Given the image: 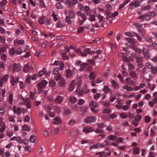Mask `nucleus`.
<instances>
[{"label":"nucleus","mask_w":157,"mask_h":157,"mask_svg":"<svg viewBox=\"0 0 157 157\" xmlns=\"http://www.w3.org/2000/svg\"><path fill=\"white\" fill-rule=\"evenodd\" d=\"M75 65L76 66H78V65H80L81 67L79 69H84L86 67H87L88 68V69H91L92 68V66L90 64V63H82L81 61H77L76 63H75Z\"/></svg>","instance_id":"1"},{"label":"nucleus","mask_w":157,"mask_h":157,"mask_svg":"<svg viewBox=\"0 0 157 157\" xmlns=\"http://www.w3.org/2000/svg\"><path fill=\"white\" fill-rule=\"evenodd\" d=\"M77 0H67L66 1V3L68 5V7L72 8L76 3H77Z\"/></svg>","instance_id":"2"},{"label":"nucleus","mask_w":157,"mask_h":157,"mask_svg":"<svg viewBox=\"0 0 157 157\" xmlns=\"http://www.w3.org/2000/svg\"><path fill=\"white\" fill-rule=\"evenodd\" d=\"M47 83V82L45 80H42L40 82L37 84V87L38 89L40 90H42L43 88L45 86Z\"/></svg>","instance_id":"3"},{"label":"nucleus","mask_w":157,"mask_h":157,"mask_svg":"<svg viewBox=\"0 0 157 157\" xmlns=\"http://www.w3.org/2000/svg\"><path fill=\"white\" fill-rule=\"evenodd\" d=\"M89 92V90H86L85 91L80 88H78L76 91V94L80 96H82L84 94H86Z\"/></svg>","instance_id":"4"},{"label":"nucleus","mask_w":157,"mask_h":157,"mask_svg":"<svg viewBox=\"0 0 157 157\" xmlns=\"http://www.w3.org/2000/svg\"><path fill=\"white\" fill-rule=\"evenodd\" d=\"M137 18L138 19H141L143 20L148 21L151 19V17L148 13L144 15H142L140 16L137 17Z\"/></svg>","instance_id":"5"},{"label":"nucleus","mask_w":157,"mask_h":157,"mask_svg":"<svg viewBox=\"0 0 157 157\" xmlns=\"http://www.w3.org/2000/svg\"><path fill=\"white\" fill-rule=\"evenodd\" d=\"M96 118L95 117L88 116L85 119V122L91 123L94 122Z\"/></svg>","instance_id":"6"},{"label":"nucleus","mask_w":157,"mask_h":157,"mask_svg":"<svg viewBox=\"0 0 157 157\" xmlns=\"http://www.w3.org/2000/svg\"><path fill=\"white\" fill-rule=\"evenodd\" d=\"M98 58V56L97 55L94 56L93 59H88L87 60V62L88 63H90L92 66H94L95 65V64L94 62V61L96 60Z\"/></svg>","instance_id":"7"},{"label":"nucleus","mask_w":157,"mask_h":157,"mask_svg":"<svg viewBox=\"0 0 157 157\" xmlns=\"http://www.w3.org/2000/svg\"><path fill=\"white\" fill-rule=\"evenodd\" d=\"M136 63L138 67L140 68H142L143 66L141 63L142 58L141 57H139L137 56H136Z\"/></svg>","instance_id":"8"},{"label":"nucleus","mask_w":157,"mask_h":157,"mask_svg":"<svg viewBox=\"0 0 157 157\" xmlns=\"http://www.w3.org/2000/svg\"><path fill=\"white\" fill-rule=\"evenodd\" d=\"M63 99V97L62 96L59 95L56 97L54 101L57 104H60L62 102Z\"/></svg>","instance_id":"9"},{"label":"nucleus","mask_w":157,"mask_h":157,"mask_svg":"<svg viewBox=\"0 0 157 157\" xmlns=\"http://www.w3.org/2000/svg\"><path fill=\"white\" fill-rule=\"evenodd\" d=\"M84 10L85 11V13L87 16H90L91 15V10L89 7L87 6H85Z\"/></svg>","instance_id":"10"},{"label":"nucleus","mask_w":157,"mask_h":157,"mask_svg":"<svg viewBox=\"0 0 157 157\" xmlns=\"http://www.w3.org/2000/svg\"><path fill=\"white\" fill-rule=\"evenodd\" d=\"M53 123L54 124L57 125L60 124L61 123V120L59 117H56L53 120Z\"/></svg>","instance_id":"11"},{"label":"nucleus","mask_w":157,"mask_h":157,"mask_svg":"<svg viewBox=\"0 0 157 157\" xmlns=\"http://www.w3.org/2000/svg\"><path fill=\"white\" fill-rule=\"evenodd\" d=\"M75 81L74 80H73L71 82L68 89L69 91H71L74 89L75 87Z\"/></svg>","instance_id":"12"},{"label":"nucleus","mask_w":157,"mask_h":157,"mask_svg":"<svg viewBox=\"0 0 157 157\" xmlns=\"http://www.w3.org/2000/svg\"><path fill=\"white\" fill-rule=\"evenodd\" d=\"M83 131L85 133H89L92 131L93 128L91 127H86L83 128Z\"/></svg>","instance_id":"13"},{"label":"nucleus","mask_w":157,"mask_h":157,"mask_svg":"<svg viewBox=\"0 0 157 157\" xmlns=\"http://www.w3.org/2000/svg\"><path fill=\"white\" fill-rule=\"evenodd\" d=\"M11 79L12 85L13 86H14L15 83H17L18 82L19 77H17V78L15 79L14 77L13 76H12L11 78Z\"/></svg>","instance_id":"14"},{"label":"nucleus","mask_w":157,"mask_h":157,"mask_svg":"<svg viewBox=\"0 0 157 157\" xmlns=\"http://www.w3.org/2000/svg\"><path fill=\"white\" fill-rule=\"evenodd\" d=\"M88 108L86 106H82L80 108V111L82 114V115H83L87 111Z\"/></svg>","instance_id":"15"},{"label":"nucleus","mask_w":157,"mask_h":157,"mask_svg":"<svg viewBox=\"0 0 157 157\" xmlns=\"http://www.w3.org/2000/svg\"><path fill=\"white\" fill-rule=\"evenodd\" d=\"M123 59L124 61L128 62L130 61H132L133 60V58L132 57H129L128 58L125 56L123 57Z\"/></svg>","instance_id":"16"},{"label":"nucleus","mask_w":157,"mask_h":157,"mask_svg":"<svg viewBox=\"0 0 157 157\" xmlns=\"http://www.w3.org/2000/svg\"><path fill=\"white\" fill-rule=\"evenodd\" d=\"M24 103L27 105V107L28 109L30 108V105L29 101V98H25L24 101Z\"/></svg>","instance_id":"17"},{"label":"nucleus","mask_w":157,"mask_h":157,"mask_svg":"<svg viewBox=\"0 0 157 157\" xmlns=\"http://www.w3.org/2000/svg\"><path fill=\"white\" fill-rule=\"evenodd\" d=\"M90 79L92 80H94L96 78V75L95 73L91 72L90 73L89 75Z\"/></svg>","instance_id":"18"},{"label":"nucleus","mask_w":157,"mask_h":157,"mask_svg":"<svg viewBox=\"0 0 157 157\" xmlns=\"http://www.w3.org/2000/svg\"><path fill=\"white\" fill-rule=\"evenodd\" d=\"M77 14L79 16L81 17L83 19L84 21L86 20L87 18L85 15V14L83 13H81L79 11H78L77 12Z\"/></svg>","instance_id":"19"},{"label":"nucleus","mask_w":157,"mask_h":157,"mask_svg":"<svg viewBox=\"0 0 157 157\" xmlns=\"http://www.w3.org/2000/svg\"><path fill=\"white\" fill-rule=\"evenodd\" d=\"M10 67L13 68L12 69H18L21 67V66L19 64L14 63L11 65H10Z\"/></svg>","instance_id":"20"},{"label":"nucleus","mask_w":157,"mask_h":157,"mask_svg":"<svg viewBox=\"0 0 157 157\" xmlns=\"http://www.w3.org/2000/svg\"><path fill=\"white\" fill-rule=\"evenodd\" d=\"M75 52L80 54L82 56H85L87 55V53L86 52H83L81 50L78 49L75 50Z\"/></svg>","instance_id":"21"},{"label":"nucleus","mask_w":157,"mask_h":157,"mask_svg":"<svg viewBox=\"0 0 157 157\" xmlns=\"http://www.w3.org/2000/svg\"><path fill=\"white\" fill-rule=\"evenodd\" d=\"M93 13H94V15H92L91 14V15H90V17L89 18V20L90 21H93L96 20L95 18V15H96L97 14H96V13H95V11H94Z\"/></svg>","instance_id":"22"},{"label":"nucleus","mask_w":157,"mask_h":157,"mask_svg":"<svg viewBox=\"0 0 157 157\" xmlns=\"http://www.w3.org/2000/svg\"><path fill=\"white\" fill-rule=\"evenodd\" d=\"M72 73L71 69H67L66 77L67 78L69 77L72 74Z\"/></svg>","instance_id":"23"},{"label":"nucleus","mask_w":157,"mask_h":157,"mask_svg":"<svg viewBox=\"0 0 157 157\" xmlns=\"http://www.w3.org/2000/svg\"><path fill=\"white\" fill-rule=\"evenodd\" d=\"M105 152L103 151L100 152H99L97 153H96V155H99V156L97 157H107V156H106L105 155Z\"/></svg>","instance_id":"24"},{"label":"nucleus","mask_w":157,"mask_h":157,"mask_svg":"<svg viewBox=\"0 0 157 157\" xmlns=\"http://www.w3.org/2000/svg\"><path fill=\"white\" fill-rule=\"evenodd\" d=\"M110 145V143L108 142L107 140H106L104 141L103 143L100 145V146L101 147H104L106 146H109Z\"/></svg>","instance_id":"25"},{"label":"nucleus","mask_w":157,"mask_h":157,"mask_svg":"<svg viewBox=\"0 0 157 157\" xmlns=\"http://www.w3.org/2000/svg\"><path fill=\"white\" fill-rule=\"evenodd\" d=\"M76 98L74 96H71L69 98V101L71 103H74L76 101Z\"/></svg>","instance_id":"26"},{"label":"nucleus","mask_w":157,"mask_h":157,"mask_svg":"<svg viewBox=\"0 0 157 157\" xmlns=\"http://www.w3.org/2000/svg\"><path fill=\"white\" fill-rule=\"evenodd\" d=\"M71 113V110L68 109H65L64 111V114L65 116H69Z\"/></svg>","instance_id":"27"},{"label":"nucleus","mask_w":157,"mask_h":157,"mask_svg":"<svg viewBox=\"0 0 157 157\" xmlns=\"http://www.w3.org/2000/svg\"><path fill=\"white\" fill-rule=\"evenodd\" d=\"M125 81L128 85H133L134 84V81L131 80L129 78H127L125 79Z\"/></svg>","instance_id":"28"},{"label":"nucleus","mask_w":157,"mask_h":157,"mask_svg":"<svg viewBox=\"0 0 157 157\" xmlns=\"http://www.w3.org/2000/svg\"><path fill=\"white\" fill-rule=\"evenodd\" d=\"M90 106L91 107H97L98 105V103L95 101H92L90 102Z\"/></svg>","instance_id":"29"},{"label":"nucleus","mask_w":157,"mask_h":157,"mask_svg":"<svg viewBox=\"0 0 157 157\" xmlns=\"http://www.w3.org/2000/svg\"><path fill=\"white\" fill-rule=\"evenodd\" d=\"M65 84L64 79L63 78H61L59 82V86L61 87H63Z\"/></svg>","instance_id":"30"},{"label":"nucleus","mask_w":157,"mask_h":157,"mask_svg":"<svg viewBox=\"0 0 157 157\" xmlns=\"http://www.w3.org/2000/svg\"><path fill=\"white\" fill-rule=\"evenodd\" d=\"M8 100L9 103L10 104H12L13 101V96L11 93H10L9 94Z\"/></svg>","instance_id":"31"},{"label":"nucleus","mask_w":157,"mask_h":157,"mask_svg":"<svg viewBox=\"0 0 157 157\" xmlns=\"http://www.w3.org/2000/svg\"><path fill=\"white\" fill-rule=\"evenodd\" d=\"M22 130L24 131H30V128L28 125L25 124L22 127Z\"/></svg>","instance_id":"32"},{"label":"nucleus","mask_w":157,"mask_h":157,"mask_svg":"<svg viewBox=\"0 0 157 157\" xmlns=\"http://www.w3.org/2000/svg\"><path fill=\"white\" fill-rule=\"evenodd\" d=\"M111 110L109 108H105L102 112L103 113L109 114L111 112Z\"/></svg>","instance_id":"33"},{"label":"nucleus","mask_w":157,"mask_h":157,"mask_svg":"<svg viewBox=\"0 0 157 157\" xmlns=\"http://www.w3.org/2000/svg\"><path fill=\"white\" fill-rule=\"evenodd\" d=\"M15 53V48H11L10 51V54L11 56H13Z\"/></svg>","instance_id":"34"},{"label":"nucleus","mask_w":157,"mask_h":157,"mask_svg":"<svg viewBox=\"0 0 157 157\" xmlns=\"http://www.w3.org/2000/svg\"><path fill=\"white\" fill-rule=\"evenodd\" d=\"M103 90L105 93H107L110 91V89L106 85L104 86Z\"/></svg>","instance_id":"35"},{"label":"nucleus","mask_w":157,"mask_h":157,"mask_svg":"<svg viewBox=\"0 0 157 157\" xmlns=\"http://www.w3.org/2000/svg\"><path fill=\"white\" fill-rule=\"evenodd\" d=\"M31 77L30 76H28L26 78L25 81V84L28 85L30 83L31 81Z\"/></svg>","instance_id":"36"},{"label":"nucleus","mask_w":157,"mask_h":157,"mask_svg":"<svg viewBox=\"0 0 157 157\" xmlns=\"http://www.w3.org/2000/svg\"><path fill=\"white\" fill-rule=\"evenodd\" d=\"M146 67L148 69H157V67H153V66L149 63H147L146 64Z\"/></svg>","instance_id":"37"},{"label":"nucleus","mask_w":157,"mask_h":157,"mask_svg":"<svg viewBox=\"0 0 157 157\" xmlns=\"http://www.w3.org/2000/svg\"><path fill=\"white\" fill-rule=\"evenodd\" d=\"M69 16L70 18L73 19L75 17V14L72 11L70 10Z\"/></svg>","instance_id":"38"},{"label":"nucleus","mask_w":157,"mask_h":157,"mask_svg":"<svg viewBox=\"0 0 157 157\" xmlns=\"http://www.w3.org/2000/svg\"><path fill=\"white\" fill-rule=\"evenodd\" d=\"M49 84L51 86L54 87L56 85V82L54 80H51L49 82Z\"/></svg>","instance_id":"39"},{"label":"nucleus","mask_w":157,"mask_h":157,"mask_svg":"<svg viewBox=\"0 0 157 157\" xmlns=\"http://www.w3.org/2000/svg\"><path fill=\"white\" fill-rule=\"evenodd\" d=\"M139 149L138 147H134L133 148V153L134 154L137 155L139 153Z\"/></svg>","instance_id":"40"},{"label":"nucleus","mask_w":157,"mask_h":157,"mask_svg":"<svg viewBox=\"0 0 157 157\" xmlns=\"http://www.w3.org/2000/svg\"><path fill=\"white\" fill-rule=\"evenodd\" d=\"M120 116L123 119L127 118L128 117V115L124 113H122L120 114Z\"/></svg>","instance_id":"41"},{"label":"nucleus","mask_w":157,"mask_h":157,"mask_svg":"<svg viewBox=\"0 0 157 157\" xmlns=\"http://www.w3.org/2000/svg\"><path fill=\"white\" fill-rule=\"evenodd\" d=\"M117 137L115 136H113L111 135L109 136L108 137V139L109 140H115Z\"/></svg>","instance_id":"42"},{"label":"nucleus","mask_w":157,"mask_h":157,"mask_svg":"<svg viewBox=\"0 0 157 157\" xmlns=\"http://www.w3.org/2000/svg\"><path fill=\"white\" fill-rule=\"evenodd\" d=\"M82 82V80L81 78H78L77 80V82H76V85L79 88Z\"/></svg>","instance_id":"43"},{"label":"nucleus","mask_w":157,"mask_h":157,"mask_svg":"<svg viewBox=\"0 0 157 157\" xmlns=\"http://www.w3.org/2000/svg\"><path fill=\"white\" fill-rule=\"evenodd\" d=\"M139 6L138 2H134L130 4V6H134L136 8Z\"/></svg>","instance_id":"44"},{"label":"nucleus","mask_w":157,"mask_h":157,"mask_svg":"<svg viewBox=\"0 0 157 157\" xmlns=\"http://www.w3.org/2000/svg\"><path fill=\"white\" fill-rule=\"evenodd\" d=\"M45 18V17L43 16L40 18L39 21V23L40 24H43L44 23V21Z\"/></svg>","instance_id":"45"},{"label":"nucleus","mask_w":157,"mask_h":157,"mask_svg":"<svg viewBox=\"0 0 157 157\" xmlns=\"http://www.w3.org/2000/svg\"><path fill=\"white\" fill-rule=\"evenodd\" d=\"M44 71H39L38 73V76L39 77H41L46 72L45 69H44Z\"/></svg>","instance_id":"46"},{"label":"nucleus","mask_w":157,"mask_h":157,"mask_svg":"<svg viewBox=\"0 0 157 157\" xmlns=\"http://www.w3.org/2000/svg\"><path fill=\"white\" fill-rule=\"evenodd\" d=\"M22 51V50L20 48H18L17 49H15V54L17 55L20 54Z\"/></svg>","instance_id":"47"},{"label":"nucleus","mask_w":157,"mask_h":157,"mask_svg":"<svg viewBox=\"0 0 157 157\" xmlns=\"http://www.w3.org/2000/svg\"><path fill=\"white\" fill-rule=\"evenodd\" d=\"M116 98L115 95H113L112 94H111L110 98L109 99V101L111 102L113 101Z\"/></svg>","instance_id":"48"},{"label":"nucleus","mask_w":157,"mask_h":157,"mask_svg":"<svg viewBox=\"0 0 157 157\" xmlns=\"http://www.w3.org/2000/svg\"><path fill=\"white\" fill-rule=\"evenodd\" d=\"M141 118L142 117L141 115H137L135 116V121H139L140 120Z\"/></svg>","instance_id":"49"},{"label":"nucleus","mask_w":157,"mask_h":157,"mask_svg":"<svg viewBox=\"0 0 157 157\" xmlns=\"http://www.w3.org/2000/svg\"><path fill=\"white\" fill-rule=\"evenodd\" d=\"M123 87L124 89L127 90L128 91H131L132 89V87L126 85H125L123 86Z\"/></svg>","instance_id":"50"},{"label":"nucleus","mask_w":157,"mask_h":157,"mask_svg":"<svg viewBox=\"0 0 157 157\" xmlns=\"http://www.w3.org/2000/svg\"><path fill=\"white\" fill-rule=\"evenodd\" d=\"M84 50L86 52L88 53L89 54L94 53L95 52H94L90 51V49L88 48H86L84 49Z\"/></svg>","instance_id":"51"},{"label":"nucleus","mask_w":157,"mask_h":157,"mask_svg":"<svg viewBox=\"0 0 157 157\" xmlns=\"http://www.w3.org/2000/svg\"><path fill=\"white\" fill-rule=\"evenodd\" d=\"M117 117V115L115 114H109V115L108 117L106 118V119L108 120V118H111L112 119H114L115 118Z\"/></svg>","instance_id":"52"},{"label":"nucleus","mask_w":157,"mask_h":157,"mask_svg":"<svg viewBox=\"0 0 157 157\" xmlns=\"http://www.w3.org/2000/svg\"><path fill=\"white\" fill-rule=\"evenodd\" d=\"M151 7L150 5L146 6L142 8V10H149L150 9Z\"/></svg>","instance_id":"53"},{"label":"nucleus","mask_w":157,"mask_h":157,"mask_svg":"<svg viewBox=\"0 0 157 157\" xmlns=\"http://www.w3.org/2000/svg\"><path fill=\"white\" fill-rule=\"evenodd\" d=\"M95 132L97 133H103L104 132V131L98 127L95 130Z\"/></svg>","instance_id":"54"},{"label":"nucleus","mask_w":157,"mask_h":157,"mask_svg":"<svg viewBox=\"0 0 157 157\" xmlns=\"http://www.w3.org/2000/svg\"><path fill=\"white\" fill-rule=\"evenodd\" d=\"M56 7L57 9H62L63 8V6L59 3L58 2L56 4Z\"/></svg>","instance_id":"55"},{"label":"nucleus","mask_w":157,"mask_h":157,"mask_svg":"<svg viewBox=\"0 0 157 157\" xmlns=\"http://www.w3.org/2000/svg\"><path fill=\"white\" fill-rule=\"evenodd\" d=\"M84 27L82 26L79 27L77 30V33H80L84 31Z\"/></svg>","instance_id":"56"},{"label":"nucleus","mask_w":157,"mask_h":157,"mask_svg":"<svg viewBox=\"0 0 157 157\" xmlns=\"http://www.w3.org/2000/svg\"><path fill=\"white\" fill-rule=\"evenodd\" d=\"M39 2L40 3V5L43 7V8H45L46 6L44 5V2L43 0H39Z\"/></svg>","instance_id":"57"},{"label":"nucleus","mask_w":157,"mask_h":157,"mask_svg":"<svg viewBox=\"0 0 157 157\" xmlns=\"http://www.w3.org/2000/svg\"><path fill=\"white\" fill-rule=\"evenodd\" d=\"M111 83L112 86H113L114 88H117L118 87V84L114 80H113L111 82Z\"/></svg>","instance_id":"58"},{"label":"nucleus","mask_w":157,"mask_h":157,"mask_svg":"<svg viewBox=\"0 0 157 157\" xmlns=\"http://www.w3.org/2000/svg\"><path fill=\"white\" fill-rule=\"evenodd\" d=\"M130 107L128 105H124L122 106L121 108L124 111H126Z\"/></svg>","instance_id":"59"},{"label":"nucleus","mask_w":157,"mask_h":157,"mask_svg":"<svg viewBox=\"0 0 157 157\" xmlns=\"http://www.w3.org/2000/svg\"><path fill=\"white\" fill-rule=\"evenodd\" d=\"M118 11H116L113 14H112L111 15L109 16V17L110 18L114 17L115 16H117L118 15Z\"/></svg>","instance_id":"60"},{"label":"nucleus","mask_w":157,"mask_h":157,"mask_svg":"<svg viewBox=\"0 0 157 157\" xmlns=\"http://www.w3.org/2000/svg\"><path fill=\"white\" fill-rule=\"evenodd\" d=\"M134 36L137 37V38L138 40L141 41V40L142 38H141V37L137 34H136V33H134Z\"/></svg>","instance_id":"61"},{"label":"nucleus","mask_w":157,"mask_h":157,"mask_svg":"<svg viewBox=\"0 0 157 157\" xmlns=\"http://www.w3.org/2000/svg\"><path fill=\"white\" fill-rule=\"evenodd\" d=\"M133 25H135L136 27L138 28L139 29H141L142 28V26L139 23H134L133 24Z\"/></svg>","instance_id":"62"},{"label":"nucleus","mask_w":157,"mask_h":157,"mask_svg":"<svg viewBox=\"0 0 157 157\" xmlns=\"http://www.w3.org/2000/svg\"><path fill=\"white\" fill-rule=\"evenodd\" d=\"M101 94L99 93H97L94 96V99L95 100L98 99L101 96Z\"/></svg>","instance_id":"63"},{"label":"nucleus","mask_w":157,"mask_h":157,"mask_svg":"<svg viewBox=\"0 0 157 157\" xmlns=\"http://www.w3.org/2000/svg\"><path fill=\"white\" fill-rule=\"evenodd\" d=\"M76 123L75 121L73 119L71 120L68 122V124L69 125H72L75 124Z\"/></svg>","instance_id":"64"}]
</instances>
